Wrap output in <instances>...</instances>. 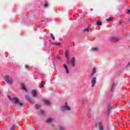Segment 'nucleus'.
Segmentation results:
<instances>
[{
	"mask_svg": "<svg viewBox=\"0 0 130 130\" xmlns=\"http://www.w3.org/2000/svg\"><path fill=\"white\" fill-rule=\"evenodd\" d=\"M8 99L9 100H11V101H14V103L18 104L19 106H23V104L20 102V100H19L18 98L15 97L12 99L10 96L8 95Z\"/></svg>",
	"mask_w": 130,
	"mask_h": 130,
	"instance_id": "f257e3e1",
	"label": "nucleus"
},
{
	"mask_svg": "<svg viewBox=\"0 0 130 130\" xmlns=\"http://www.w3.org/2000/svg\"><path fill=\"white\" fill-rule=\"evenodd\" d=\"M5 80L7 83L9 84L10 85H12L13 84V79H12V77L9 76H6L5 77Z\"/></svg>",
	"mask_w": 130,
	"mask_h": 130,
	"instance_id": "f03ea898",
	"label": "nucleus"
},
{
	"mask_svg": "<svg viewBox=\"0 0 130 130\" xmlns=\"http://www.w3.org/2000/svg\"><path fill=\"white\" fill-rule=\"evenodd\" d=\"M97 82V79L96 77H93L91 81V87L94 88L95 87V85H96V83Z\"/></svg>",
	"mask_w": 130,
	"mask_h": 130,
	"instance_id": "7ed1b4c3",
	"label": "nucleus"
},
{
	"mask_svg": "<svg viewBox=\"0 0 130 130\" xmlns=\"http://www.w3.org/2000/svg\"><path fill=\"white\" fill-rule=\"evenodd\" d=\"M64 110H71V108L70 107L68 106V105H67V103L65 104V106L61 107V111H64Z\"/></svg>",
	"mask_w": 130,
	"mask_h": 130,
	"instance_id": "20e7f679",
	"label": "nucleus"
},
{
	"mask_svg": "<svg viewBox=\"0 0 130 130\" xmlns=\"http://www.w3.org/2000/svg\"><path fill=\"white\" fill-rule=\"evenodd\" d=\"M99 130H104V125L102 122H99Z\"/></svg>",
	"mask_w": 130,
	"mask_h": 130,
	"instance_id": "39448f33",
	"label": "nucleus"
},
{
	"mask_svg": "<svg viewBox=\"0 0 130 130\" xmlns=\"http://www.w3.org/2000/svg\"><path fill=\"white\" fill-rule=\"evenodd\" d=\"M95 74H96V68L93 67V68L91 71V73L90 74V78H93V77H94V75H95Z\"/></svg>",
	"mask_w": 130,
	"mask_h": 130,
	"instance_id": "423d86ee",
	"label": "nucleus"
},
{
	"mask_svg": "<svg viewBox=\"0 0 130 130\" xmlns=\"http://www.w3.org/2000/svg\"><path fill=\"white\" fill-rule=\"evenodd\" d=\"M25 99L27 100V101H29V102H30V103H34V101L30 98V96L29 95H25Z\"/></svg>",
	"mask_w": 130,
	"mask_h": 130,
	"instance_id": "0eeeda50",
	"label": "nucleus"
},
{
	"mask_svg": "<svg viewBox=\"0 0 130 130\" xmlns=\"http://www.w3.org/2000/svg\"><path fill=\"white\" fill-rule=\"evenodd\" d=\"M110 40L113 42H117V41L119 40L118 38L115 37H111Z\"/></svg>",
	"mask_w": 130,
	"mask_h": 130,
	"instance_id": "6e6552de",
	"label": "nucleus"
},
{
	"mask_svg": "<svg viewBox=\"0 0 130 130\" xmlns=\"http://www.w3.org/2000/svg\"><path fill=\"white\" fill-rule=\"evenodd\" d=\"M76 61V60L75 59V58H73L71 59V64L73 67L75 68V62Z\"/></svg>",
	"mask_w": 130,
	"mask_h": 130,
	"instance_id": "1a4fd4ad",
	"label": "nucleus"
},
{
	"mask_svg": "<svg viewBox=\"0 0 130 130\" xmlns=\"http://www.w3.org/2000/svg\"><path fill=\"white\" fill-rule=\"evenodd\" d=\"M63 67H64V69H65V71H66L67 74H69V73H70V72L69 71V68L68 67L67 64H64Z\"/></svg>",
	"mask_w": 130,
	"mask_h": 130,
	"instance_id": "9d476101",
	"label": "nucleus"
},
{
	"mask_svg": "<svg viewBox=\"0 0 130 130\" xmlns=\"http://www.w3.org/2000/svg\"><path fill=\"white\" fill-rule=\"evenodd\" d=\"M21 89L25 91V92H27V88H26V86H25V84L24 83H21Z\"/></svg>",
	"mask_w": 130,
	"mask_h": 130,
	"instance_id": "9b49d317",
	"label": "nucleus"
},
{
	"mask_svg": "<svg viewBox=\"0 0 130 130\" xmlns=\"http://www.w3.org/2000/svg\"><path fill=\"white\" fill-rule=\"evenodd\" d=\"M53 121V119L51 118H48L46 120V122L47 123H51V122H52Z\"/></svg>",
	"mask_w": 130,
	"mask_h": 130,
	"instance_id": "f8f14e48",
	"label": "nucleus"
},
{
	"mask_svg": "<svg viewBox=\"0 0 130 130\" xmlns=\"http://www.w3.org/2000/svg\"><path fill=\"white\" fill-rule=\"evenodd\" d=\"M90 51L92 52H96V51H98V48L93 47L91 49Z\"/></svg>",
	"mask_w": 130,
	"mask_h": 130,
	"instance_id": "ddd939ff",
	"label": "nucleus"
},
{
	"mask_svg": "<svg viewBox=\"0 0 130 130\" xmlns=\"http://www.w3.org/2000/svg\"><path fill=\"white\" fill-rule=\"evenodd\" d=\"M44 102L46 105L49 106L50 105V102L47 100H44Z\"/></svg>",
	"mask_w": 130,
	"mask_h": 130,
	"instance_id": "4468645a",
	"label": "nucleus"
},
{
	"mask_svg": "<svg viewBox=\"0 0 130 130\" xmlns=\"http://www.w3.org/2000/svg\"><path fill=\"white\" fill-rule=\"evenodd\" d=\"M31 94L34 97H36V95H37V92H36V90H32L31 91Z\"/></svg>",
	"mask_w": 130,
	"mask_h": 130,
	"instance_id": "2eb2a0df",
	"label": "nucleus"
},
{
	"mask_svg": "<svg viewBox=\"0 0 130 130\" xmlns=\"http://www.w3.org/2000/svg\"><path fill=\"white\" fill-rule=\"evenodd\" d=\"M93 124L94 127H97V126H98V121L93 120Z\"/></svg>",
	"mask_w": 130,
	"mask_h": 130,
	"instance_id": "dca6fc26",
	"label": "nucleus"
},
{
	"mask_svg": "<svg viewBox=\"0 0 130 130\" xmlns=\"http://www.w3.org/2000/svg\"><path fill=\"white\" fill-rule=\"evenodd\" d=\"M55 59L56 60H60V59H61V57L59 55H57L55 57Z\"/></svg>",
	"mask_w": 130,
	"mask_h": 130,
	"instance_id": "f3484780",
	"label": "nucleus"
},
{
	"mask_svg": "<svg viewBox=\"0 0 130 130\" xmlns=\"http://www.w3.org/2000/svg\"><path fill=\"white\" fill-rule=\"evenodd\" d=\"M65 55L67 58V61H68V62H69V57H68V55H69V51H67L66 52Z\"/></svg>",
	"mask_w": 130,
	"mask_h": 130,
	"instance_id": "a211bd4d",
	"label": "nucleus"
},
{
	"mask_svg": "<svg viewBox=\"0 0 130 130\" xmlns=\"http://www.w3.org/2000/svg\"><path fill=\"white\" fill-rule=\"evenodd\" d=\"M65 55L67 58V61H68V62H69V57H68V55H69V51H67L66 52Z\"/></svg>",
	"mask_w": 130,
	"mask_h": 130,
	"instance_id": "6ab92c4d",
	"label": "nucleus"
},
{
	"mask_svg": "<svg viewBox=\"0 0 130 130\" xmlns=\"http://www.w3.org/2000/svg\"><path fill=\"white\" fill-rule=\"evenodd\" d=\"M40 107H41V105L37 104V105H35L36 109H38L39 108H40Z\"/></svg>",
	"mask_w": 130,
	"mask_h": 130,
	"instance_id": "aec40b11",
	"label": "nucleus"
},
{
	"mask_svg": "<svg viewBox=\"0 0 130 130\" xmlns=\"http://www.w3.org/2000/svg\"><path fill=\"white\" fill-rule=\"evenodd\" d=\"M57 130H66V128L62 126H60L57 128Z\"/></svg>",
	"mask_w": 130,
	"mask_h": 130,
	"instance_id": "412c9836",
	"label": "nucleus"
},
{
	"mask_svg": "<svg viewBox=\"0 0 130 130\" xmlns=\"http://www.w3.org/2000/svg\"><path fill=\"white\" fill-rule=\"evenodd\" d=\"M89 30H91V28H90V27H87V28H86L84 29H83V31H84V32H86V31H89Z\"/></svg>",
	"mask_w": 130,
	"mask_h": 130,
	"instance_id": "4be33fe9",
	"label": "nucleus"
},
{
	"mask_svg": "<svg viewBox=\"0 0 130 130\" xmlns=\"http://www.w3.org/2000/svg\"><path fill=\"white\" fill-rule=\"evenodd\" d=\"M115 83H113L112 86V88L111 89L112 92L113 91V89H114V88H115Z\"/></svg>",
	"mask_w": 130,
	"mask_h": 130,
	"instance_id": "5701e85b",
	"label": "nucleus"
},
{
	"mask_svg": "<svg viewBox=\"0 0 130 130\" xmlns=\"http://www.w3.org/2000/svg\"><path fill=\"white\" fill-rule=\"evenodd\" d=\"M50 36L51 38H52L53 40H55V37H54V36L53 35V34H51Z\"/></svg>",
	"mask_w": 130,
	"mask_h": 130,
	"instance_id": "b1692460",
	"label": "nucleus"
},
{
	"mask_svg": "<svg viewBox=\"0 0 130 130\" xmlns=\"http://www.w3.org/2000/svg\"><path fill=\"white\" fill-rule=\"evenodd\" d=\"M111 21H112V18L109 17L107 19V22H111Z\"/></svg>",
	"mask_w": 130,
	"mask_h": 130,
	"instance_id": "393cba45",
	"label": "nucleus"
},
{
	"mask_svg": "<svg viewBox=\"0 0 130 130\" xmlns=\"http://www.w3.org/2000/svg\"><path fill=\"white\" fill-rule=\"evenodd\" d=\"M110 111H111V109L109 108H108V110H107V113L108 115H109V114H110Z\"/></svg>",
	"mask_w": 130,
	"mask_h": 130,
	"instance_id": "a878e982",
	"label": "nucleus"
},
{
	"mask_svg": "<svg viewBox=\"0 0 130 130\" xmlns=\"http://www.w3.org/2000/svg\"><path fill=\"white\" fill-rule=\"evenodd\" d=\"M47 6H48V3H47V2L45 3L44 7L47 8Z\"/></svg>",
	"mask_w": 130,
	"mask_h": 130,
	"instance_id": "bb28decb",
	"label": "nucleus"
},
{
	"mask_svg": "<svg viewBox=\"0 0 130 130\" xmlns=\"http://www.w3.org/2000/svg\"><path fill=\"white\" fill-rule=\"evenodd\" d=\"M39 88H43V84L40 83L39 85Z\"/></svg>",
	"mask_w": 130,
	"mask_h": 130,
	"instance_id": "cd10ccee",
	"label": "nucleus"
},
{
	"mask_svg": "<svg viewBox=\"0 0 130 130\" xmlns=\"http://www.w3.org/2000/svg\"><path fill=\"white\" fill-rule=\"evenodd\" d=\"M52 44H55V45H58V46H60V43L55 44L54 43H52Z\"/></svg>",
	"mask_w": 130,
	"mask_h": 130,
	"instance_id": "c85d7f7f",
	"label": "nucleus"
},
{
	"mask_svg": "<svg viewBox=\"0 0 130 130\" xmlns=\"http://www.w3.org/2000/svg\"><path fill=\"white\" fill-rule=\"evenodd\" d=\"M102 25V23L100 21H98V26H101Z\"/></svg>",
	"mask_w": 130,
	"mask_h": 130,
	"instance_id": "c756f323",
	"label": "nucleus"
},
{
	"mask_svg": "<svg viewBox=\"0 0 130 130\" xmlns=\"http://www.w3.org/2000/svg\"><path fill=\"white\" fill-rule=\"evenodd\" d=\"M10 130H15V127L14 126L11 127Z\"/></svg>",
	"mask_w": 130,
	"mask_h": 130,
	"instance_id": "7c9ffc66",
	"label": "nucleus"
},
{
	"mask_svg": "<svg viewBox=\"0 0 130 130\" xmlns=\"http://www.w3.org/2000/svg\"><path fill=\"white\" fill-rule=\"evenodd\" d=\"M28 68H29V66H25V69H28Z\"/></svg>",
	"mask_w": 130,
	"mask_h": 130,
	"instance_id": "2f4dec72",
	"label": "nucleus"
},
{
	"mask_svg": "<svg viewBox=\"0 0 130 130\" xmlns=\"http://www.w3.org/2000/svg\"><path fill=\"white\" fill-rule=\"evenodd\" d=\"M41 112L42 114H43V113H44V111H41Z\"/></svg>",
	"mask_w": 130,
	"mask_h": 130,
	"instance_id": "473e14b6",
	"label": "nucleus"
},
{
	"mask_svg": "<svg viewBox=\"0 0 130 130\" xmlns=\"http://www.w3.org/2000/svg\"><path fill=\"white\" fill-rule=\"evenodd\" d=\"M127 13H130V10H128L127 11Z\"/></svg>",
	"mask_w": 130,
	"mask_h": 130,
	"instance_id": "72a5a7b5",
	"label": "nucleus"
},
{
	"mask_svg": "<svg viewBox=\"0 0 130 130\" xmlns=\"http://www.w3.org/2000/svg\"><path fill=\"white\" fill-rule=\"evenodd\" d=\"M96 25L98 26V20L96 21Z\"/></svg>",
	"mask_w": 130,
	"mask_h": 130,
	"instance_id": "f704fd0d",
	"label": "nucleus"
},
{
	"mask_svg": "<svg viewBox=\"0 0 130 130\" xmlns=\"http://www.w3.org/2000/svg\"><path fill=\"white\" fill-rule=\"evenodd\" d=\"M129 21H130V19H129Z\"/></svg>",
	"mask_w": 130,
	"mask_h": 130,
	"instance_id": "c9c22d12",
	"label": "nucleus"
}]
</instances>
